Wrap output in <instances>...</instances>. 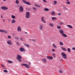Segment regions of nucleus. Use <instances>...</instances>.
<instances>
[{
    "label": "nucleus",
    "mask_w": 75,
    "mask_h": 75,
    "mask_svg": "<svg viewBox=\"0 0 75 75\" xmlns=\"http://www.w3.org/2000/svg\"><path fill=\"white\" fill-rule=\"evenodd\" d=\"M63 9H64V10H68V8H67V7H66L65 6L63 7Z\"/></svg>",
    "instance_id": "obj_34"
},
{
    "label": "nucleus",
    "mask_w": 75,
    "mask_h": 75,
    "mask_svg": "<svg viewBox=\"0 0 75 75\" xmlns=\"http://www.w3.org/2000/svg\"><path fill=\"white\" fill-rule=\"evenodd\" d=\"M43 28H44V26L42 25H40L39 27V29L40 30H42L43 29Z\"/></svg>",
    "instance_id": "obj_13"
},
{
    "label": "nucleus",
    "mask_w": 75,
    "mask_h": 75,
    "mask_svg": "<svg viewBox=\"0 0 75 75\" xmlns=\"http://www.w3.org/2000/svg\"><path fill=\"white\" fill-rule=\"evenodd\" d=\"M17 59V60H18V61L19 62H21V59H22V57L21 56V55L19 54H18Z\"/></svg>",
    "instance_id": "obj_3"
},
{
    "label": "nucleus",
    "mask_w": 75,
    "mask_h": 75,
    "mask_svg": "<svg viewBox=\"0 0 75 75\" xmlns=\"http://www.w3.org/2000/svg\"><path fill=\"white\" fill-rule=\"evenodd\" d=\"M51 14L52 15V16H55V12L54 11H52L51 13Z\"/></svg>",
    "instance_id": "obj_24"
},
{
    "label": "nucleus",
    "mask_w": 75,
    "mask_h": 75,
    "mask_svg": "<svg viewBox=\"0 0 75 75\" xmlns=\"http://www.w3.org/2000/svg\"><path fill=\"white\" fill-rule=\"evenodd\" d=\"M8 38L9 39H10L11 38V36H8Z\"/></svg>",
    "instance_id": "obj_40"
},
{
    "label": "nucleus",
    "mask_w": 75,
    "mask_h": 75,
    "mask_svg": "<svg viewBox=\"0 0 75 75\" xmlns=\"http://www.w3.org/2000/svg\"><path fill=\"white\" fill-rule=\"evenodd\" d=\"M66 1H69L68 0H66Z\"/></svg>",
    "instance_id": "obj_56"
},
{
    "label": "nucleus",
    "mask_w": 75,
    "mask_h": 75,
    "mask_svg": "<svg viewBox=\"0 0 75 75\" xmlns=\"http://www.w3.org/2000/svg\"><path fill=\"white\" fill-rule=\"evenodd\" d=\"M57 29H61V26H57Z\"/></svg>",
    "instance_id": "obj_33"
},
{
    "label": "nucleus",
    "mask_w": 75,
    "mask_h": 75,
    "mask_svg": "<svg viewBox=\"0 0 75 75\" xmlns=\"http://www.w3.org/2000/svg\"><path fill=\"white\" fill-rule=\"evenodd\" d=\"M47 58L48 59H53V57L51 56H47Z\"/></svg>",
    "instance_id": "obj_15"
},
{
    "label": "nucleus",
    "mask_w": 75,
    "mask_h": 75,
    "mask_svg": "<svg viewBox=\"0 0 75 75\" xmlns=\"http://www.w3.org/2000/svg\"><path fill=\"white\" fill-rule=\"evenodd\" d=\"M60 61H63L64 60L62 59H61L60 60Z\"/></svg>",
    "instance_id": "obj_50"
},
{
    "label": "nucleus",
    "mask_w": 75,
    "mask_h": 75,
    "mask_svg": "<svg viewBox=\"0 0 75 75\" xmlns=\"http://www.w3.org/2000/svg\"><path fill=\"white\" fill-rule=\"evenodd\" d=\"M4 72H8V71L6 70H4Z\"/></svg>",
    "instance_id": "obj_37"
},
{
    "label": "nucleus",
    "mask_w": 75,
    "mask_h": 75,
    "mask_svg": "<svg viewBox=\"0 0 75 75\" xmlns=\"http://www.w3.org/2000/svg\"><path fill=\"white\" fill-rule=\"evenodd\" d=\"M16 44L18 45H20V43H19V42H16Z\"/></svg>",
    "instance_id": "obj_36"
},
{
    "label": "nucleus",
    "mask_w": 75,
    "mask_h": 75,
    "mask_svg": "<svg viewBox=\"0 0 75 75\" xmlns=\"http://www.w3.org/2000/svg\"><path fill=\"white\" fill-rule=\"evenodd\" d=\"M25 46H26V47H30L29 45L27 44H25Z\"/></svg>",
    "instance_id": "obj_38"
},
{
    "label": "nucleus",
    "mask_w": 75,
    "mask_h": 75,
    "mask_svg": "<svg viewBox=\"0 0 75 75\" xmlns=\"http://www.w3.org/2000/svg\"><path fill=\"white\" fill-rule=\"evenodd\" d=\"M52 51H53V52H55V49H52Z\"/></svg>",
    "instance_id": "obj_47"
},
{
    "label": "nucleus",
    "mask_w": 75,
    "mask_h": 75,
    "mask_svg": "<svg viewBox=\"0 0 75 75\" xmlns=\"http://www.w3.org/2000/svg\"><path fill=\"white\" fill-rule=\"evenodd\" d=\"M17 30L18 31H21V27L19 26L17 28Z\"/></svg>",
    "instance_id": "obj_12"
},
{
    "label": "nucleus",
    "mask_w": 75,
    "mask_h": 75,
    "mask_svg": "<svg viewBox=\"0 0 75 75\" xmlns=\"http://www.w3.org/2000/svg\"><path fill=\"white\" fill-rule=\"evenodd\" d=\"M16 20L14 19H12L11 21V23L12 24H14L16 23Z\"/></svg>",
    "instance_id": "obj_18"
},
{
    "label": "nucleus",
    "mask_w": 75,
    "mask_h": 75,
    "mask_svg": "<svg viewBox=\"0 0 75 75\" xmlns=\"http://www.w3.org/2000/svg\"><path fill=\"white\" fill-rule=\"evenodd\" d=\"M22 1L23 3H24L25 4H27V5H28L29 6H30V5H31L30 2H27L24 0H22Z\"/></svg>",
    "instance_id": "obj_6"
},
{
    "label": "nucleus",
    "mask_w": 75,
    "mask_h": 75,
    "mask_svg": "<svg viewBox=\"0 0 75 75\" xmlns=\"http://www.w3.org/2000/svg\"><path fill=\"white\" fill-rule=\"evenodd\" d=\"M11 18H12V19H15L16 18V16L13 15H11Z\"/></svg>",
    "instance_id": "obj_23"
},
{
    "label": "nucleus",
    "mask_w": 75,
    "mask_h": 75,
    "mask_svg": "<svg viewBox=\"0 0 75 75\" xmlns=\"http://www.w3.org/2000/svg\"><path fill=\"white\" fill-rule=\"evenodd\" d=\"M59 33L62 34V36L64 37H68V36L66 34L64 33V31L62 29H60L59 30Z\"/></svg>",
    "instance_id": "obj_1"
},
{
    "label": "nucleus",
    "mask_w": 75,
    "mask_h": 75,
    "mask_svg": "<svg viewBox=\"0 0 75 75\" xmlns=\"http://www.w3.org/2000/svg\"><path fill=\"white\" fill-rule=\"evenodd\" d=\"M67 26L68 27H69V28H73V27L70 25H67Z\"/></svg>",
    "instance_id": "obj_21"
},
{
    "label": "nucleus",
    "mask_w": 75,
    "mask_h": 75,
    "mask_svg": "<svg viewBox=\"0 0 75 75\" xmlns=\"http://www.w3.org/2000/svg\"><path fill=\"white\" fill-rule=\"evenodd\" d=\"M59 25H64V23L63 22H60L59 23Z\"/></svg>",
    "instance_id": "obj_29"
},
{
    "label": "nucleus",
    "mask_w": 75,
    "mask_h": 75,
    "mask_svg": "<svg viewBox=\"0 0 75 75\" xmlns=\"http://www.w3.org/2000/svg\"><path fill=\"white\" fill-rule=\"evenodd\" d=\"M43 1L44 2V3H47V1H46L45 0H43Z\"/></svg>",
    "instance_id": "obj_39"
},
{
    "label": "nucleus",
    "mask_w": 75,
    "mask_h": 75,
    "mask_svg": "<svg viewBox=\"0 0 75 75\" xmlns=\"http://www.w3.org/2000/svg\"><path fill=\"white\" fill-rule=\"evenodd\" d=\"M7 62L10 64H13V62L9 60L7 61Z\"/></svg>",
    "instance_id": "obj_30"
},
{
    "label": "nucleus",
    "mask_w": 75,
    "mask_h": 75,
    "mask_svg": "<svg viewBox=\"0 0 75 75\" xmlns=\"http://www.w3.org/2000/svg\"><path fill=\"white\" fill-rule=\"evenodd\" d=\"M33 10H37V8H35L34 7H33Z\"/></svg>",
    "instance_id": "obj_44"
},
{
    "label": "nucleus",
    "mask_w": 75,
    "mask_h": 75,
    "mask_svg": "<svg viewBox=\"0 0 75 75\" xmlns=\"http://www.w3.org/2000/svg\"><path fill=\"white\" fill-rule=\"evenodd\" d=\"M25 34H27V32H25Z\"/></svg>",
    "instance_id": "obj_57"
},
{
    "label": "nucleus",
    "mask_w": 75,
    "mask_h": 75,
    "mask_svg": "<svg viewBox=\"0 0 75 75\" xmlns=\"http://www.w3.org/2000/svg\"><path fill=\"white\" fill-rule=\"evenodd\" d=\"M72 50H75V47H73L72 48Z\"/></svg>",
    "instance_id": "obj_42"
},
{
    "label": "nucleus",
    "mask_w": 75,
    "mask_h": 75,
    "mask_svg": "<svg viewBox=\"0 0 75 75\" xmlns=\"http://www.w3.org/2000/svg\"><path fill=\"white\" fill-rule=\"evenodd\" d=\"M1 9L4 10H8V8L6 6H2L1 7Z\"/></svg>",
    "instance_id": "obj_5"
},
{
    "label": "nucleus",
    "mask_w": 75,
    "mask_h": 75,
    "mask_svg": "<svg viewBox=\"0 0 75 75\" xmlns=\"http://www.w3.org/2000/svg\"><path fill=\"white\" fill-rule=\"evenodd\" d=\"M57 4V1H54V4Z\"/></svg>",
    "instance_id": "obj_35"
},
{
    "label": "nucleus",
    "mask_w": 75,
    "mask_h": 75,
    "mask_svg": "<svg viewBox=\"0 0 75 75\" xmlns=\"http://www.w3.org/2000/svg\"><path fill=\"white\" fill-rule=\"evenodd\" d=\"M1 66L2 67H5V66H4V65H2V64H1Z\"/></svg>",
    "instance_id": "obj_43"
},
{
    "label": "nucleus",
    "mask_w": 75,
    "mask_h": 75,
    "mask_svg": "<svg viewBox=\"0 0 75 75\" xmlns=\"http://www.w3.org/2000/svg\"><path fill=\"white\" fill-rule=\"evenodd\" d=\"M45 11H49V9L48 8H45L44 9Z\"/></svg>",
    "instance_id": "obj_28"
},
{
    "label": "nucleus",
    "mask_w": 75,
    "mask_h": 75,
    "mask_svg": "<svg viewBox=\"0 0 75 75\" xmlns=\"http://www.w3.org/2000/svg\"><path fill=\"white\" fill-rule=\"evenodd\" d=\"M59 72H60V73H62V71L61 70H59Z\"/></svg>",
    "instance_id": "obj_49"
},
{
    "label": "nucleus",
    "mask_w": 75,
    "mask_h": 75,
    "mask_svg": "<svg viewBox=\"0 0 75 75\" xmlns=\"http://www.w3.org/2000/svg\"><path fill=\"white\" fill-rule=\"evenodd\" d=\"M57 15L58 16H60L61 15V13H59L57 14Z\"/></svg>",
    "instance_id": "obj_46"
},
{
    "label": "nucleus",
    "mask_w": 75,
    "mask_h": 75,
    "mask_svg": "<svg viewBox=\"0 0 75 75\" xmlns=\"http://www.w3.org/2000/svg\"><path fill=\"white\" fill-rule=\"evenodd\" d=\"M15 39H16V40H18V38L17 37H15Z\"/></svg>",
    "instance_id": "obj_48"
},
{
    "label": "nucleus",
    "mask_w": 75,
    "mask_h": 75,
    "mask_svg": "<svg viewBox=\"0 0 75 75\" xmlns=\"http://www.w3.org/2000/svg\"><path fill=\"white\" fill-rule=\"evenodd\" d=\"M56 18L55 17H52V21H54V20H55V19H56Z\"/></svg>",
    "instance_id": "obj_25"
},
{
    "label": "nucleus",
    "mask_w": 75,
    "mask_h": 75,
    "mask_svg": "<svg viewBox=\"0 0 75 75\" xmlns=\"http://www.w3.org/2000/svg\"><path fill=\"white\" fill-rule=\"evenodd\" d=\"M33 41H35V40H33Z\"/></svg>",
    "instance_id": "obj_58"
},
{
    "label": "nucleus",
    "mask_w": 75,
    "mask_h": 75,
    "mask_svg": "<svg viewBox=\"0 0 75 75\" xmlns=\"http://www.w3.org/2000/svg\"><path fill=\"white\" fill-rule=\"evenodd\" d=\"M3 22H5L4 21V19H3Z\"/></svg>",
    "instance_id": "obj_52"
},
{
    "label": "nucleus",
    "mask_w": 75,
    "mask_h": 75,
    "mask_svg": "<svg viewBox=\"0 0 75 75\" xmlns=\"http://www.w3.org/2000/svg\"><path fill=\"white\" fill-rule=\"evenodd\" d=\"M60 45H64V43L62 42H59Z\"/></svg>",
    "instance_id": "obj_32"
},
{
    "label": "nucleus",
    "mask_w": 75,
    "mask_h": 75,
    "mask_svg": "<svg viewBox=\"0 0 75 75\" xmlns=\"http://www.w3.org/2000/svg\"><path fill=\"white\" fill-rule=\"evenodd\" d=\"M61 49L62 50H63L64 51H67V50L66 49V48H64L63 47H61Z\"/></svg>",
    "instance_id": "obj_22"
},
{
    "label": "nucleus",
    "mask_w": 75,
    "mask_h": 75,
    "mask_svg": "<svg viewBox=\"0 0 75 75\" xmlns=\"http://www.w3.org/2000/svg\"><path fill=\"white\" fill-rule=\"evenodd\" d=\"M4 1H6V0H3Z\"/></svg>",
    "instance_id": "obj_54"
},
{
    "label": "nucleus",
    "mask_w": 75,
    "mask_h": 75,
    "mask_svg": "<svg viewBox=\"0 0 75 75\" xmlns=\"http://www.w3.org/2000/svg\"><path fill=\"white\" fill-rule=\"evenodd\" d=\"M42 61H43L44 63H46L47 62V59L44 58L42 59Z\"/></svg>",
    "instance_id": "obj_14"
},
{
    "label": "nucleus",
    "mask_w": 75,
    "mask_h": 75,
    "mask_svg": "<svg viewBox=\"0 0 75 75\" xmlns=\"http://www.w3.org/2000/svg\"><path fill=\"white\" fill-rule=\"evenodd\" d=\"M30 17V12H27L25 14V18H29Z\"/></svg>",
    "instance_id": "obj_4"
},
{
    "label": "nucleus",
    "mask_w": 75,
    "mask_h": 75,
    "mask_svg": "<svg viewBox=\"0 0 75 75\" xmlns=\"http://www.w3.org/2000/svg\"><path fill=\"white\" fill-rule=\"evenodd\" d=\"M66 3H67V4H70V3L69 2H66Z\"/></svg>",
    "instance_id": "obj_41"
},
{
    "label": "nucleus",
    "mask_w": 75,
    "mask_h": 75,
    "mask_svg": "<svg viewBox=\"0 0 75 75\" xmlns=\"http://www.w3.org/2000/svg\"><path fill=\"white\" fill-rule=\"evenodd\" d=\"M29 64L30 65H31V63H30V62H29Z\"/></svg>",
    "instance_id": "obj_55"
},
{
    "label": "nucleus",
    "mask_w": 75,
    "mask_h": 75,
    "mask_svg": "<svg viewBox=\"0 0 75 75\" xmlns=\"http://www.w3.org/2000/svg\"><path fill=\"white\" fill-rule=\"evenodd\" d=\"M19 10L21 12H23V7L21 6H20L19 7Z\"/></svg>",
    "instance_id": "obj_9"
},
{
    "label": "nucleus",
    "mask_w": 75,
    "mask_h": 75,
    "mask_svg": "<svg viewBox=\"0 0 75 75\" xmlns=\"http://www.w3.org/2000/svg\"><path fill=\"white\" fill-rule=\"evenodd\" d=\"M20 40H21V41H23V38H20Z\"/></svg>",
    "instance_id": "obj_45"
},
{
    "label": "nucleus",
    "mask_w": 75,
    "mask_h": 75,
    "mask_svg": "<svg viewBox=\"0 0 75 75\" xmlns=\"http://www.w3.org/2000/svg\"><path fill=\"white\" fill-rule=\"evenodd\" d=\"M61 54L62 58H64V59H67V54H65L64 52H62Z\"/></svg>",
    "instance_id": "obj_2"
},
{
    "label": "nucleus",
    "mask_w": 75,
    "mask_h": 75,
    "mask_svg": "<svg viewBox=\"0 0 75 75\" xmlns=\"http://www.w3.org/2000/svg\"><path fill=\"white\" fill-rule=\"evenodd\" d=\"M41 20H42V22H43V23H46V22L45 21V20H44V17H42L41 18Z\"/></svg>",
    "instance_id": "obj_16"
},
{
    "label": "nucleus",
    "mask_w": 75,
    "mask_h": 75,
    "mask_svg": "<svg viewBox=\"0 0 75 75\" xmlns=\"http://www.w3.org/2000/svg\"><path fill=\"white\" fill-rule=\"evenodd\" d=\"M35 6H36V7H38V8H40V7H41V6L40 5H39L38 4H35Z\"/></svg>",
    "instance_id": "obj_20"
},
{
    "label": "nucleus",
    "mask_w": 75,
    "mask_h": 75,
    "mask_svg": "<svg viewBox=\"0 0 75 75\" xmlns=\"http://www.w3.org/2000/svg\"><path fill=\"white\" fill-rule=\"evenodd\" d=\"M19 50L21 52H23V51H25V50L23 47H21L19 49Z\"/></svg>",
    "instance_id": "obj_11"
},
{
    "label": "nucleus",
    "mask_w": 75,
    "mask_h": 75,
    "mask_svg": "<svg viewBox=\"0 0 75 75\" xmlns=\"http://www.w3.org/2000/svg\"><path fill=\"white\" fill-rule=\"evenodd\" d=\"M54 58H55L56 57V56H55V54L54 53H53L52 54Z\"/></svg>",
    "instance_id": "obj_31"
},
{
    "label": "nucleus",
    "mask_w": 75,
    "mask_h": 75,
    "mask_svg": "<svg viewBox=\"0 0 75 75\" xmlns=\"http://www.w3.org/2000/svg\"><path fill=\"white\" fill-rule=\"evenodd\" d=\"M0 32L3 33L4 34H7V31L6 30L0 29Z\"/></svg>",
    "instance_id": "obj_8"
},
{
    "label": "nucleus",
    "mask_w": 75,
    "mask_h": 75,
    "mask_svg": "<svg viewBox=\"0 0 75 75\" xmlns=\"http://www.w3.org/2000/svg\"><path fill=\"white\" fill-rule=\"evenodd\" d=\"M15 3L16 4H19V1L18 0H16L15 1Z\"/></svg>",
    "instance_id": "obj_26"
},
{
    "label": "nucleus",
    "mask_w": 75,
    "mask_h": 75,
    "mask_svg": "<svg viewBox=\"0 0 75 75\" xmlns=\"http://www.w3.org/2000/svg\"><path fill=\"white\" fill-rule=\"evenodd\" d=\"M67 51L68 52H71V48H67Z\"/></svg>",
    "instance_id": "obj_27"
},
{
    "label": "nucleus",
    "mask_w": 75,
    "mask_h": 75,
    "mask_svg": "<svg viewBox=\"0 0 75 75\" xmlns=\"http://www.w3.org/2000/svg\"><path fill=\"white\" fill-rule=\"evenodd\" d=\"M49 25L50 27H54V24L52 23H49Z\"/></svg>",
    "instance_id": "obj_19"
},
{
    "label": "nucleus",
    "mask_w": 75,
    "mask_h": 75,
    "mask_svg": "<svg viewBox=\"0 0 75 75\" xmlns=\"http://www.w3.org/2000/svg\"><path fill=\"white\" fill-rule=\"evenodd\" d=\"M1 18H3V17L2 16V15H1Z\"/></svg>",
    "instance_id": "obj_51"
},
{
    "label": "nucleus",
    "mask_w": 75,
    "mask_h": 75,
    "mask_svg": "<svg viewBox=\"0 0 75 75\" xmlns=\"http://www.w3.org/2000/svg\"><path fill=\"white\" fill-rule=\"evenodd\" d=\"M21 65L22 66H24L25 67H26V68H30V66L29 65L25 63L22 64H21Z\"/></svg>",
    "instance_id": "obj_7"
},
{
    "label": "nucleus",
    "mask_w": 75,
    "mask_h": 75,
    "mask_svg": "<svg viewBox=\"0 0 75 75\" xmlns=\"http://www.w3.org/2000/svg\"><path fill=\"white\" fill-rule=\"evenodd\" d=\"M13 35H15V33H13Z\"/></svg>",
    "instance_id": "obj_53"
},
{
    "label": "nucleus",
    "mask_w": 75,
    "mask_h": 75,
    "mask_svg": "<svg viewBox=\"0 0 75 75\" xmlns=\"http://www.w3.org/2000/svg\"><path fill=\"white\" fill-rule=\"evenodd\" d=\"M52 46L53 47H54V48H56V49L57 48V45H55V43H53L52 44Z\"/></svg>",
    "instance_id": "obj_17"
},
{
    "label": "nucleus",
    "mask_w": 75,
    "mask_h": 75,
    "mask_svg": "<svg viewBox=\"0 0 75 75\" xmlns=\"http://www.w3.org/2000/svg\"><path fill=\"white\" fill-rule=\"evenodd\" d=\"M7 44L8 45H12V42L11 40H8L6 42Z\"/></svg>",
    "instance_id": "obj_10"
}]
</instances>
